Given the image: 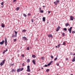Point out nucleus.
Returning a JSON list of instances; mask_svg holds the SVG:
<instances>
[{"label":"nucleus","instance_id":"nucleus-54","mask_svg":"<svg viewBox=\"0 0 75 75\" xmlns=\"http://www.w3.org/2000/svg\"><path fill=\"white\" fill-rule=\"evenodd\" d=\"M73 55H75V53H74L73 54Z\"/></svg>","mask_w":75,"mask_h":75},{"label":"nucleus","instance_id":"nucleus-49","mask_svg":"<svg viewBox=\"0 0 75 75\" xmlns=\"http://www.w3.org/2000/svg\"><path fill=\"white\" fill-rule=\"evenodd\" d=\"M51 13V11H48V13Z\"/></svg>","mask_w":75,"mask_h":75},{"label":"nucleus","instance_id":"nucleus-35","mask_svg":"<svg viewBox=\"0 0 75 75\" xmlns=\"http://www.w3.org/2000/svg\"><path fill=\"white\" fill-rule=\"evenodd\" d=\"M41 59H42V60H44V58L43 57H41Z\"/></svg>","mask_w":75,"mask_h":75},{"label":"nucleus","instance_id":"nucleus-41","mask_svg":"<svg viewBox=\"0 0 75 75\" xmlns=\"http://www.w3.org/2000/svg\"><path fill=\"white\" fill-rule=\"evenodd\" d=\"M4 4V3L3 2H2L1 3V6H3V4Z\"/></svg>","mask_w":75,"mask_h":75},{"label":"nucleus","instance_id":"nucleus-48","mask_svg":"<svg viewBox=\"0 0 75 75\" xmlns=\"http://www.w3.org/2000/svg\"><path fill=\"white\" fill-rule=\"evenodd\" d=\"M59 63H58V64H57V66H59Z\"/></svg>","mask_w":75,"mask_h":75},{"label":"nucleus","instance_id":"nucleus-7","mask_svg":"<svg viewBox=\"0 0 75 75\" xmlns=\"http://www.w3.org/2000/svg\"><path fill=\"white\" fill-rule=\"evenodd\" d=\"M5 46H7V38H5Z\"/></svg>","mask_w":75,"mask_h":75},{"label":"nucleus","instance_id":"nucleus-4","mask_svg":"<svg viewBox=\"0 0 75 75\" xmlns=\"http://www.w3.org/2000/svg\"><path fill=\"white\" fill-rule=\"evenodd\" d=\"M5 61L6 60L4 59L2 62L0 64L1 66H2V65H3L4 64V62H5Z\"/></svg>","mask_w":75,"mask_h":75},{"label":"nucleus","instance_id":"nucleus-32","mask_svg":"<svg viewBox=\"0 0 75 75\" xmlns=\"http://www.w3.org/2000/svg\"><path fill=\"white\" fill-rule=\"evenodd\" d=\"M22 31V32H25V31H26V30H23Z\"/></svg>","mask_w":75,"mask_h":75},{"label":"nucleus","instance_id":"nucleus-19","mask_svg":"<svg viewBox=\"0 0 75 75\" xmlns=\"http://www.w3.org/2000/svg\"><path fill=\"white\" fill-rule=\"evenodd\" d=\"M32 57L34 58H35V57H36V56H35V55H32Z\"/></svg>","mask_w":75,"mask_h":75},{"label":"nucleus","instance_id":"nucleus-21","mask_svg":"<svg viewBox=\"0 0 75 75\" xmlns=\"http://www.w3.org/2000/svg\"><path fill=\"white\" fill-rule=\"evenodd\" d=\"M11 71L12 72H16V71H15V70H14V69H12L11 70Z\"/></svg>","mask_w":75,"mask_h":75},{"label":"nucleus","instance_id":"nucleus-57","mask_svg":"<svg viewBox=\"0 0 75 75\" xmlns=\"http://www.w3.org/2000/svg\"><path fill=\"white\" fill-rule=\"evenodd\" d=\"M70 75H73V74H71Z\"/></svg>","mask_w":75,"mask_h":75},{"label":"nucleus","instance_id":"nucleus-45","mask_svg":"<svg viewBox=\"0 0 75 75\" xmlns=\"http://www.w3.org/2000/svg\"><path fill=\"white\" fill-rule=\"evenodd\" d=\"M57 57H56L54 59V61H56V60H57Z\"/></svg>","mask_w":75,"mask_h":75},{"label":"nucleus","instance_id":"nucleus-36","mask_svg":"<svg viewBox=\"0 0 75 75\" xmlns=\"http://www.w3.org/2000/svg\"><path fill=\"white\" fill-rule=\"evenodd\" d=\"M22 66L23 67H24V66H25V64H24V63H23L22 64Z\"/></svg>","mask_w":75,"mask_h":75},{"label":"nucleus","instance_id":"nucleus-37","mask_svg":"<svg viewBox=\"0 0 75 75\" xmlns=\"http://www.w3.org/2000/svg\"><path fill=\"white\" fill-rule=\"evenodd\" d=\"M44 67H48V65H47V64H45V66H44Z\"/></svg>","mask_w":75,"mask_h":75},{"label":"nucleus","instance_id":"nucleus-55","mask_svg":"<svg viewBox=\"0 0 75 75\" xmlns=\"http://www.w3.org/2000/svg\"><path fill=\"white\" fill-rule=\"evenodd\" d=\"M41 69H43V68L42 67V68H41Z\"/></svg>","mask_w":75,"mask_h":75},{"label":"nucleus","instance_id":"nucleus-58","mask_svg":"<svg viewBox=\"0 0 75 75\" xmlns=\"http://www.w3.org/2000/svg\"><path fill=\"white\" fill-rule=\"evenodd\" d=\"M57 57H58V55H57Z\"/></svg>","mask_w":75,"mask_h":75},{"label":"nucleus","instance_id":"nucleus-52","mask_svg":"<svg viewBox=\"0 0 75 75\" xmlns=\"http://www.w3.org/2000/svg\"><path fill=\"white\" fill-rule=\"evenodd\" d=\"M28 75H30V73H28Z\"/></svg>","mask_w":75,"mask_h":75},{"label":"nucleus","instance_id":"nucleus-31","mask_svg":"<svg viewBox=\"0 0 75 75\" xmlns=\"http://www.w3.org/2000/svg\"><path fill=\"white\" fill-rule=\"evenodd\" d=\"M27 50H30V48H29V47H28L27 48Z\"/></svg>","mask_w":75,"mask_h":75},{"label":"nucleus","instance_id":"nucleus-47","mask_svg":"<svg viewBox=\"0 0 75 75\" xmlns=\"http://www.w3.org/2000/svg\"><path fill=\"white\" fill-rule=\"evenodd\" d=\"M39 10H40V11H41V7L40 8Z\"/></svg>","mask_w":75,"mask_h":75},{"label":"nucleus","instance_id":"nucleus-59","mask_svg":"<svg viewBox=\"0 0 75 75\" xmlns=\"http://www.w3.org/2000/svg\"><path fill=\"white\" fill-rule=\"evenodd\" d=\"M21 48H22V47H21Z\"/></svg>","mask_w":75,"mask_h":75},{"label":"nucleus","instance_id":"nucleus-14","mask_svg":"<svg viewBox=\"0 0 75 75\" xmlns=\"http://www.w3.org/2000/svg\"><path fill=\"white\" fill-rule=\"evenodd\" d=\"M7 51H8V50L7 49H6V50H4L3 52H2L3 54H5V52H7Z\"/></svg>","mask_w":75,"mask_h":75},{"label":"nucleus","instance_id":"nucleus-50","mask_svg":"<svg viewBox=\"0 0 75 75\" xmlns=\"http://www.w3.org/2000/svg\"><path fill=\"white\" fill-rule=\"evenodd\" d=\"M43 7V8H45V6H42Z\"/></svg>","mask_w":75,"mask_h":75},{"label":"nucleus","instance_id":"nucleus-3","mask_svg":"<svg viewBox=\"0 0 75 75\" xmlns=\"http://www.w3.org/2000/svg\"><path fill=\"white\" fill-rule=\"evenodd\" d=\"M30 66L28 65L27 66V71H28V72H30L31 71V70H30Z\"/></svg>","mask_w":75,"mask_h":75},{"label":"nucleus","instance_id":"nucleus-6","mask_svg":"<svg viewBox=\"0 0 75 75\" xmlns=\"http://www.w3.org/2000/svg\"><path fill=\"white\" fill-rule=\"evenodd\" d=\"M72 29V27H71L69 29H68V30L69 31L70 34H71Z\"/></svg>","mask_w":75,"mask_h":75},{"label":"nucleus","instance_id":"nucleus-15","mask_svg":"<svg viewBox=\"0 0 75 75\" xmlns=\"http://www.w3.org/2000/svg\"><path fill=\"white\" fill-rule=\"evenodd\" d=\"M35 59H34L33 60H32V62L33 63L34 65H35V64H36V63H35Z\"/></svg>","mask_w":75,"mask_h":75},{"label":"nucleus","instance_id":"nucleus-22","mask_svg":"<svg viewBox=\"0 0 75 75\" xmlns=\"http://www.w3.org/2000/svg\"><path fill=\"white\" fill-rule=\"evenodd\" d=\"M69 25V24H68V23H67L65 24V26H68Z\"/></svg>","mask_w":75,"mask_h":75},{"label":"nucleus","instance_id":"nucleus-51","mask_svg":"<svg viewBox=\"0 0 75 75\" xmlns=\"http://www.w3.org/2000/svg\"><path fill=\"white\" fill-rule=\"evenodd\" d=\"M71 54V55H72V52H71V54Z\"/></svg>","mask_w":75,"mask_h":75},{"label":"nucleus","instance_id":"nucleus-44","mask_svg":"<svg viewBox=\"0 0 75 75\" xmlns=\"http://www.w3.org/2000/svg\"><path fill=\"white\" fill-rule=\"evenodd\" d=\"M17 1V0H13V3H14V2H16V1Z\"/></svg>","mask_w":75,"mask_h":75},{"label":"nucleus","instance_id":"nucleus-34","mask_svg":"<svg viewBox=\"0 0 75 75\" xmlns=\"http://www.w3.org/2000/svg\"><path fill=\"white\" fill-rule=\"evenodd\" d=\"M17 41V39H14L13 41L14 42H16Z\"/></svg>","mask_w":75,"mask_h":75},{"label":"nucleus","instance_id":"nucleus-9","mask_svg":"<svg viewBox=\"0 0 75 75\" xmlns=\"http://www.w3.org/2000/svg\"><path fill=\"white\" fill-rule=\"evenodd\" d=\"M22 39H23V40H25L26 41H27V40H27V38H26V37L25 36L23 37Z\"/></svg>","mask_w":75,"mask_h":75},{"label":"nucleus","instance_id":"nucleus-17","mask_svg":"<svg viewBox=\"0 0 75 75\" xmlns=\"http://www.w3.org/2000/svg\"><path fill=\"white\" fill-rule=\"evenodd\" d=\"M75 56L73 58V59L72 60V62H75Z\"/></svg>","mask_w":75,"mask_h":75},{"label":"nucleus","instance_id":"nucleus-20","mask_svg":"<svg viewBox=\"0 0 75 75\" xmlns=\"http://www.w3.org/2000/svg\"><path fill=\"white\" fill-rule=\"evenodd\" d=\"M1 26L2 28H4V27H5V25L4 24H2L1 25Z\"/></svg>","mask_w":75,"mask_h":75},{"label":"nucleus","instance_id":"nucleus-12","mask_svg":"<svg viewBox=\"0 0 75 75\" xmlns=\"http://www.w3.org/2000/svg\"><path fill=\"white\" fill-rule=\"evenodd\" d=\"M47 36L49 38H50L51 37H52V35L51 34L47 35Z\"/></svg>","mask_w":75,"mask_h":75},{"label":"nucleus","instance_id":"nucleus-46","mask_svg":"<svg viewBox=\"0 0 75 75\" xmlns=\"http://www.w3.org/2000/svg\"><path fill=\"white\" fill-rule=\"evenodd\" d=\"M33 21V19H31V22L32 23H33L34 22V21Z\"/></svg>","mask_w":75,"mask_h":75},{"label":"nucleus","instance_id":"nucleus-8","mask_svg":"<svg viewBox=\"0 0 75 75\" xmlns=\"http://www.w3.org/2000/svg\"><path fill=\"white\" fill-rule=\"evenodd\" d=\"M60 28H61L60 27H59V26H58L57 27V29L56 30V31H58Z\"/></svg>","mask_w":75,"mask_h":75},{"label":"nucleus","instance_id":"nucleus-2","mask_svg":"<svg viewBox=\"0 0 75 75\" xmlns=\"http://www.w3.org/2000/svg\"><path fill=\"white\" fill-rule=\"evenodd\" d=\"M74 19V17L72 16H70V21H73Z\"/></svg>","mask_w":75,"mask_h":75},{"label":"nucleus","instance_id":"nucleus-23","mask_svg":"<svg viewBox=\"0 0 75 75\" xmlns=\"http://www.w3.org/2000/svg\"><path fill=\"white\" fill-rule=\"evenodd\" d=\"M50 71V69H47L46 70V71L47 72H48Z\"/></svg>","mask_w":75,"mask_h":75},{"label":"nucleus","instance_id":"nucleus-24","mask_svg":"<svg viewBox=\"0 0 75 75\" xmlns=\"http://www.w3.org/2000/svg\"><path fill=\"white\" fill-rule=\"evenodd\" d=\"M23 16H24V17H27V15H25V13H24L23 15Z\"/></svg>","mask_w":75,"mask_h":75},{"label":"nucleus","instance_id":"nucleus-53","mask_svg":"<svg viewBox=\"0 0 75 75\" xmlns=\"http://www.w3.org/2000/svg\"><path fill=\"white\" fill-rule=\"evenodd\" d=\"M58 47V46H56V47L57 48Z\"/></svg>","mask_w":75,"mask_h":75},{"label":"nucleus","instance_id":"nucleus-56","mask_svg":"<svg viewBox=\"0 0 75 75\" xmlns=\"http://www.w3.org/2000/svg\"><path fill=\"white\" fill-rule=\"evenodd\" d=\"M48 23H49V22H48V21L47 22V24H48Z\"/></svg>","mask_w":75,"mask_h":75},{"label":"nucleus","instance_id":"nucleus-16","mask_svg":"<svg viewBox=\"0 0 75 75\" xmlns=\"http://www.w3.org/2000/svg\"><path fill=\"white\" fill-rule=\"evenodd\" d=\"M42 20H43V22L45 21V17H43Z\"/></svg>","mask_w":75,"mask_h":75},{"label":"nucleus","instance_id":"nucleus-39","mask_svg":"<svg viewBox=\"0 0 75 75\" xmlns=\"http://www.w3.org/2000/svg\"><path fill=\"white\" fill-rule=\"evenodd\" d=\"M14 64H10V66H13V65H14Z\"/></svg>","mask_w":75,"mask_h":75},{"label":"nucleus","instance_id":"nucleus-29","mask_svg":"<svg viewBox=\"0 0 75 75\" xmlns=\"http://www.w3.org/2000/svg\"><path fill=\"white\" fill-rule=\"evenodd\" d=\"M65 44H66V43H65V42H64L63 44V45H65Z\"/></svg>","mask_w":75,"mask_h":75},{"label":"nucleus","instance_id":"nucleus-10","mask_svg":"<svg viewBox=\"0 0 75 75\" xmlns=\"http://www.w3.org/2000/svg\"><path fill=\"white\" fill-rule=\"evenodd\" d=\"M52 62H53V61H52L50 62L48 64H47V66H50Z\"/></svg>","mask_w":75,"mask_h":75},{"label":"nucleus","instance_id":"nucleus-38","mask_svg":"<svg viewBox=\"0 0 75 75\" xmlns=\"http://www.w3.org/2000/svg\"><path fill=\"white\" fill-rule=\"evenodd\" d=\"M72 34H73L75 33V31H72Z\"/></svg>","mask_w":75,"mask_h":75},{"label":"nucleus","instance_id":"nucleus-11","mask_svg":"<svg viewBox=\"0 0 75 75\" xmlns=\"http://www.w3.org/2000/svg\"><path fill=\"white\" fill-rule=\"evenodd\" d=\"M14 33H15V37H17V32L16 31V30H15Z\"/></svg>","mask_w":75,"mask_h":75},{"label":"nucleus","instance_id":"nucleus-28","mask_svg":"<svg viewBox=\"0 0 75 75\" xmlns=\"http://www.w3.org/2000/svg\"><path fill=\"white\" fill-rule=\"evenodd\" d=\"M28 62H30V59H28L27 60Z\"/></svg>","mask_w":75,"mask_h":75},{"label":"nucleus","instance_id":"nucleus-5","mask_svg":"<svg viewBox=\"0 0 75 75\" xmlns=\"http://www.w3.org/2000/svg\"><path fill=\"white\" fill-rule=\"evenodd\" d=\"M59 2V0H57L56 1L54 2V3L55 4V5H57V3H58Z\"/></svg>","mask_w":75,"mask_h":75},{"label":"nucleus","instance_id":"nucleus-60","mask_svg":"<svg viewBox=\"0 0 75 75\" xmlns=\"http://www.w3.org/2000/svg\"><path fill=\"white\" fill-rule=\"evenodd\" d=\"M57 75H58V74H57Z\"/></svg>","mask_w":75,"mask_h":75},{"label":"nucleus","instance_id":"nucleus-40","mask_svg":"<svg viewBox=\"0 0 75 75\" xmlns=\"http://www.w3.org/2000/svg\"><path fill=\"white\" fill-rule=\"evenodd\" d=\"M50 57L51 58H52H52H54V57L52 56V55H50Z\"/></svg>","mask_w":75,"mask_h":75},{"label":"nucleus","instance_id":"nucleus-33","mask_svg":"<svg viewBox=\"0 0 75 75\" xmlns=\"http://www.w3.org/2000/svg\"><path fill=\"white\" fill-rule=\"evenodd\" d=\"M11 37L12 38H13L14 37H15V35H13L11 36Z\"/></svg>","mask_w":75,"mask_h":75},{"label":"nucleus","instance_id":"nucleus-43","mask_svg":"<svg viewBox=\"0 0 75 75\" xmlns=\"http://www.w3.org/2000/svg\"><path fill=\"white\" fill-rule=\"evenodd\" d=\"M28 16H31V14H30V13H28Z\"/></svg>","mask_w":75,"mask_h":75},{"label":"nucleus","instance_id":"nucleus-27","mask_svg":"<svg viewBox=\"0 0 75 75\" xmlns=\"http://www.w3.org/2000/svg\"><path fill=\"white\" fill-rule=\"evenodd\" d=\"M63 30H64V31H67V29L66 28H64Z\"/></svg>","mask_w":75,"mask_h":75},{"label":"nucleus","instance_id":"nucleus-1","mask_svg":"<svg viewBox=\"0 0 75 75\" xmlns=\"http://www.w3.org/2000/svg\"><path fill=\"white\" fill-rule=\"evenodd\" d=\"M23 69H24V68H23L17 69V72H20V71H22Z\"/></svg>","mask_w":75,"mask_h":75},{"label":"nucleus","instance_id":"nucleus-25","mask_svg":"<svg viewBox=\"0 0 75 75\" xmlns=\"http://www.w3.org/2000/svg\"><path fill=\"white\" fill-rule=\"evenodd\" d=\"M58 48H59V47H60V46H61V44H59L58 45Z\"/></svg>","mask_w":75,"mask_h":75},{"label":"nucleus","instance_id":"nucleus-13","mask_svg":"<svg viewBox=\"0 0 75 75\" xmlns=\"http://www.w3.org/2000/svg\"><path fill=\"white\" fill-rule=\"evenodd\" d=\"M4 40H3L2 42H0V44L1 45H3L4 43Z\"/></svg>","mask_w":75,"mask_h":75},{"label":"nucleus","instance_id":"nucleus-18","mask_svg":"<svg viewBox=\"0 0 75 75\" xmlns=\"http://www.w3.org/2000/svg\"><path fill=\"white\" fill-rule=\"evenodd\" d=\"M20 7H17L16 8V11H18V10H19V9H20Z\"/></svg>","mask_w":75,"mask_h":75},{"label":"nucleus","instance_id":"nucleus-26","mask_svg":"<svg viewBox=\"0 0 75 75\" xmlns=\"http://www.w3.org/2000/svg\"><path fill=\"white\" fill-rule=\"evenodd\" d=\"M43 12H44V10H41V11H40V13H42Z\"/></svg>","mask_w":75,"mask_h":75},{"label":"nucleus","instance_id":"nucleus-30","mask_svg":"<svg viewBox=\"0 0 75 75\" xmlns=\"http://www.w3.org/2000/svg\"><path fill=\"white\" fill-rule=\"evenodd\" d=\"M62 34L63 37H64V36H65V33H63Z\"/></svg>","mask_w":75,"mask_h":75},{"label":"nucleus","instance_id":"nucleus-42","mask_svg":"<svg viewBox=\"0 0 75 75\" xmlns=\"http://www.w3.org/2000/svg\"><path fill=\"white\" fill-rule=\"evenodd\" d=\"M21 56H22V57H24V54H22V55H21Z\"/></svg>","mask_w":75,"mask_h":75}]
</instances>
